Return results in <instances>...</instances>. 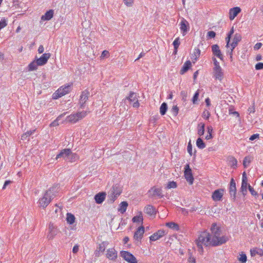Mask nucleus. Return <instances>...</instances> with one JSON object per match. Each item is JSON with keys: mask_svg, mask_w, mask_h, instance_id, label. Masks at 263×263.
I'll list each match as a JSON object with an SVG mask.
<instances>
[{"mask_svg": "<svg viewBox=\"0 0 263 263\" xmlns=\"http://www.w3.org/2000/svg\"><path fill=\"white\" fill-rule=\"evenodd\" d=\"M196 243L199 253L203 252V246L205 247H216L219 246L218 241H214L210 233L208 231L201 232L198 236V239L196 240Z\"/></svg>", "mask_w": 263, "mask_h": 263, "instance_id": "f257e3e1", "label": "nucleus"}, {"mask_svg": "<svg viewBox=\"0 0 263 263\" xmlns=\"http://www.w3.org/2000/svg\"><path fill=\"white\" fill-rule=\"evenodd\" d=\"M210 231L211 233L210 235L212 236L214 241H218L219 246H221L229 240V237L226 235L220 236L221 229L220 227L217 225L216 223H213L211 225Z\"/></svg>", "mask_w": 263, "mask_h": 263, "instance_id": "f03ea898", "label": "nucleus"}, {"mask_svg": "<svg viewBox=\"0 0 263 263\" xmlns=\"http://www.w3.org/2000/svg\"><path fill=\"white\" fill-rule=\"evenodd\" d=\"M54 190V188H50L45 193L43 197L39 199L38 203L40 207L45 209L48 205L55 196Z\"/></svg>", "mask_w": 263, "mask_h": 263, "instance_id": "7ed1b4c3", "label": "nucleus"}, {"mask_svg": "<svg viewBox=\"0 0 263 263\" xmlns=\"http://www.w3.org/2000/svg\"><path fill=\"white\" fill-rule=\"evenodd\" d=\"M72 85H64L60 87L53 94V99H57L67 93H68L70 90Z\"/></svg>", "mask_w": 263, "mask_h": 263, "instance_id": "20e7f679", "label": "nucleus"}, {"mask_svg": "<svg viewBox=\"0 0 263 263\" xmlns=\"http://www.w3.org/2000/svg\"><path fill=\"white\" fill-rule=\"evenodd\" d=\"M86 115V111L78 112L76 114H71L70 115L67 117V120L69 122L75 123L79 120L84 118Z\"/></svg>", "mask_w": 263, "mask_h": 263, "instance_id": "39448f33", "label": "nucleus"}, {"mask_svg": "<svg viewBox=\"0 0 263 263\" xmlns=\"http://www.w3.org/2000/svg\"><path fill=\"white\" fill-rule=\"evenodd\" d=\"M121 256L128 263H137L136 258L130 252L126 251L120 252Z\"/></svg>", "mask_w": 263, "mask_h": 263, "instance_id": "423d86ee", "label": "nucleus"}, {"mask_svg": "<svg viewBox=\"0 0 263 263\" xmlns=\"http://www.w3.org/2000/svg\"><path fill=\"white\" fill-rule=\"evenodd\" d=\"M184 175L186 180L189 182L190 184H192L194 181V177L189 164H186L185 165Z\"/></svg>", "mask_w": 263, "mask_h": 263, "instance_id": "0eeeda50", "label": "nucleus"}, {"mask_svg": "<svg viewBox=\"0 0 263 263\" xmlns=\"http://www.w3.org/2000/svg\"><path fill=\"white\" fill-rule=\"evenodd\" d=\"M89 95L90 93L87 90H85L82 92L79 100V105L81 108L83 109L85 108L86 102L88 100Z\"/></svg>", "mask_w": 263, "mask_h": 263, "instance_id": "6e6552de", "label": "nucleus"}, {"mask_svg": "<svg viewBox=\"0 0 263 263\" xmlns=\"http://www.w3.org/2000/svg\"><path fill=\"white\" fill-rule=\"evenodd\" d=\"M179 25L182 34L183 36L185 35L190 30V24L189 22L184 18H182Z\"/></svg>", "mask_w": 263, "mask_h": 263, "instance_id": "1a4fd4ad", "label": "nucleus"}, {"mask_svg": "<svg viewBox=\"0 0 263 263\" xmlns=\"http://www.w3.org/2000/svg\"><path fill=\"white\" fill-rule=\"evenodd\" d=\"M229 193L231 197H232L234 200H235L236 198V187L235 181L233 178H231L230 182Z\"/></svg>", "mask_w": 263, "mask_h": 263, "instance_id": "9d476101", "label": "nucleus"}, {"mask_svg": "<svg viewBox=\"0 0 263 263\" xmlns=\"http://www.w3.org/2000/svg\"><path fill=\"white\" fill-rule=\"evenodd\" d=\"M223 189H217L214 191L212 194V198L215 201H221L223 195Z\"/></svg>", "mask_w": 263, "mask_h": 263, "instance_id": "9b49d317", "label": "nucleus"}, {"mask_svg": "<svg viewBox=\"0 0 263 263\" xmlns=\"http://www.w3.org/2000/svg\"><path fill=\"white\" fill-rule=\"evenodd\" d=\"M49 233L47 235V238L49 239H52L55 235L59 233L58 229L55 228L53 223H49Z\"/></svg>", "mask_w": 263, "mask_h": 263, "instance_id": "f8f14e48", "label": "nucleus"}, {"mask_svg": "<svg viewBox=\"0 0 263 263\" xmlns=\"http://www.w3.org/2000/svg\"><path fill=\"white\" fill-rule=\"evenodd\" d=\"M151 194V197H157L159 198H161L163 197L162 194V190L160 188H157L155 186L152 187L148 191Z\"/></svg>", "mask_w": 263, "mask_h": 263, "instance_id": "ddd939ff", "label": "nucleus"}, {"mask_svg": "<svg viewBox=\"0 0 263 263\" xmlns=\"http://www.w3.org/2000/svg\"><path fill=\"white\" fill-rule=\"evenodd\" d=\"M50 54L49 53H44L38 59H36V61H37L38 65L39 66H43L46 64L50 58Z\"/></svg>", "mask_w": 263, "mask_h": 263, "instance_id": "4468645a", "label": "nucleus"}, {"mask_svg": "<svg viewBox=\"0 0 263 263\" xmlns=\"http://www.w3.org/2000/svg\"><path fill=\"white\" fill-rule=\"evenodd\" d=\"M165 234L166 233L164 230H159L156 233H154L152 235H151L149 237V239L151 241H156L164 236Z\"/></svg>", "mask_w": 263, "mask_h": 263, "instance_id": "2eb2a0df", "label": "nucleus"}, {"mask_svg": "<svg viewBox=\"0 0 263 263\" xmlns=\"http://www.w3.org/2000/svg\"><path fill=\"white\" fill-rule=\"evenodd\" d=\"M106 256L110 260H115L117 258V251L114 248L108 249Z\"/></svg>", "mask_w": 263, "mask_h": 263, "instance_id": "dca6fc26", "label": "nucleus"}, {"mask_svg": "<svg viewBox=\"0 0 263 263\" xmlns=\"http://www.w3.org/2000/svg\"><path fill=\"white\" fill-rule=\"evenodd\" d=\"M213 77L215 79L221 81L223 78V72L221 68H213Z\"/></svg>", "mask_w": 263, "mask_h": 263, "instance_id": "f3484780", "label": "nucleus"}, {"mask_svg": "<svg viewBox=\"0 0 263 263\" xmlns=\"http://www.w3.org/2000/svg\"><path fill=\"white\" fill-rule=\"evenodd\" d=\"M212 51L213 54L219 58L221 60H223V55L221 53V52L219 49V47L218 45L215 44L212 46L211 47Z\"/></svg>", "mask_w": 263, "mask_h": 263, "instance_id": "a211bd4d", "label": "nucleus"}, {"mask_svg": "<svg viewBox=\"0 0 263 263\" xmlns=\"http://www.w3.org/2000/svg\"><path fill=\"white\" fill-rule=\"evenodd\" d=\"M241 40V35L240 33H236L234 34L233 39V41L231 43L230 47L232 49L234 50L235 47L238 45L239 42Z\"/></svg>", "mask_w": 263, "mask_h": 263, "instance_id": "6ab92c4d", "label": "nucleus"}, {"mask_svg": "<svg viewBox=\"0 0 263 263\" xmlns=\"http://www.w3.org/2000/svg\"><path fill=\"white\" fill-rule=\"evenodd\" d=\"M144 233V228L143 226L139 227L135 232L134 238L135 240H140Z\"/></svg>", "mask_w": 263, "mask_h": 263, "instance_id": "aec40b11", "label": "nucleus"}, {"mask_svg": "<svg viewBox=\"0 0 263 263\" xmlns=\"http://www.w3.org/2000/svg\"><path fill=\"white\" fill-rule=\"evenodd\" d=\"M106 195V193L103 192L97 194L94 197L96 202L98 204H101L105 200Z\"/></svg>", "mask_w": 263, "mask_h": 263, "instance_id": "412c9836", "label": "nucleus"}, {"mask_svg": "<svg viewBox=\"0 0 263 263\" xmlns=\"http://www.w3.org/2000/svg\"><path fill=\"white\" fill-rule=\"evenodd\" d=\"M241 11V9L239 7H236L231 8L229 10V18L230 20H233Z\"/></svg>", "mask_w": 263, "mask_h": 263, "instance_id": "4be33fe9", "label": "nucleus"}, {"mask_svg": "<svg viewBox=\"0 0 263 263\" xmlns=\"http://www.w3.org/2000/svg\"><path fill=\"white\" fill-rule=\"evenodd\" d=\"M70 152V149L65 148L61 151V152L58 154L56 156L55 159L57 160L59 158H63L66 161L67 160L68 155Z\"/></svg>", "mask_w": 263, "mask_h": 263, "instance_id": "5701e85b", "label": "nucleus"}, {"mask_svg": "<svg viewBox=\"0 0 263 263\" xmlns=\"http://www.w3.org/2000/svg\"><path fill=\"white\" fill-rule=\"evenodd\" d=\"M144 212L147 214L152 216L156 214V209L152 205H147L144 209Z\"/></svg>", "mask_w": 263, "mask_h": 263, "instance_id": "b1692460", "label": "nucleus"}, {"mask_svg": "<svg viewBox=\"0 0 263 263\" xmlns=\"http://www.w3.org/2000/svg\"><path fill=\"white\" fill-rule=\"evenodd\" d=\"M110 191L111 192L115 193V195H116L118 197H119L122 191L121 187L118 184H116L112 185Z\"/></svg>", "mask_w": 263, "mask_h": 263, "instance_id": "393cba45", "label": "nucleus"}, {"mask_svg": "<svg viewBox=\"0 0 263 263\" xmlns=\"http://www.w3.org/2000/svg\"><path fill=\"white\" fill-rule=\"evenodd\" d=\"M192 63L190 61H186L183 64L181 69L180 71V73L181 74H183L186 72H187L191 67Z\"/></svg>", "mask_w": 263, "mask_h": 263, "instance_id": "a878e982", "label": "nucleus"}, {"mask_svg": "<svg viewBox=\"0 0 263 263\" xmlns=\"http://www.w3.org/2000/svg\"><path fill=\"white\" fill-rule=\"evenodd\" d=\"M54 11L50 9L47 11L44 15L41 17V20L43 21H49L51 19L53 16Z\"/></svg>", "mask_w": 263, "mask_h": 263, "instance_id": "bb28decb", "label": "nucleus"}, {"mask_svg": "<svg viewBox=\"0 0 263 263\" xmlns=\"http://www.w3.org/2000/svg\"><path fill=\"white\" fill-rule=\"evenodd\" d=\"M248 179L247 175L245 172L242 173V182L240 190H247V186H248Z\"/></svg>", "mask_w": 263, "mask_h": 263, "instance_id": "cd10ccee", "label": "nucleus"}, {"mask_svg": "<svg viewBox=\"0 0 263 263\" xmlns=\"http://www.w3.org/2000/svg\"><path fill=\"white\" fill-rule=\"evenodd\" d=\"M78 155L76 153H72L71 151L70 150V152L68 155V157L66 161L72 162L76 161L78 159Z\"/></svg>", "mask_w": 263, "mask_h": 263, "instance_id": "c85d7f7f", "label": "nucleus"}, {"mask_svg": "<svg viewBox=\"0 0 263 263\" xmlns=\"http://www.w3.org/2000/svg\"><path fill=\"white\" fill-rule=\"evenodd\" d=\"M250 253L251 256H254L256 254L259 255L260 256H263V250L262 249L259 248H255L253 250H251Z\"/></svg>", "mask_w": 263, "mask_h": 263, "instance_id": "c756f323", "label": "nucleus"}, {"mask_svg": "<svg viewBox=\"0 0 263 263\" xmlns=\"http://www.w3.org/2000/svg\"><path fill=\"white\" fill-rule=\"evenodd\" d=\"M205 124L203 123H200L198 125L197 127V134L199 136L203 135L204 133Z\"/></svg>", "mask_w": 263, "mask_h": 263, "instance_id": "7c9ffc66", "label": "nucleus"}, {"mask_svg": "<svg viewBox=\"0 0 263 263\" xmlns=\"http://www.w3.org/2000/svg\"><path fill=\"white\" fill-rule=\"evenodd\" d=\"M128 206V203L126 201H122L119 205L118 211L121 213L123 214L125 212Z\"/></svg>", "mask_w": 263, "mask_h": 263, "instance_id": "2f4dec72", "label": "nucleus"}, {"mask_svg": "<svg viewBox=\"0 0 263 263\" xmlns=\"http://www.w3.org/2000/svg\"><path fill=\"white\" fill-rule=\"evenodd\" d=\"M118 197L117 196L115 195V193L109 191L108 195V202L109 203H113Z\"/></svg>", "mask_w": 263, "mask_h": 263, "instance_id": "473e14b6", "label": "nucleus"}, {"mask_svg": "<svg viewBox=\"0 0 263 263\" xmlns=\"http://www.w3.org/2000/svg\"><path fill=\"white\" fill-rule=\"evenodd\" d=\"M39 66L37 61L35 60L31 62L28 66L29 71H33L37 69V66Z\"/></svg>", "mask_w": 263, "mask_h": 263, "instance_id": "72a5a7b5", "label": "nucleus"}, {"mask_svg": "<svg viewBox=\"0 0 263 263\" xmlns=\"http://www.w3.org/2000/svg\"><path fill=\"white\" fill-rule=\"evenodd\" d=\"M143 216L142 212H140L139 213V214L138 215H137L136 216H134L133 219L132 221L133 222H137V223H143Z\"/></svg>", "mask_w": 263, "mask_h": 263, "instance_id": "f704fd0d", "label": "nucleus"}, {"mask_svg": "<svg viewBox=\"0 0 263 263\" xmlns=\"http://www.w3.org/2000/svg\"><path fill=\"white\" fill-rule=\"evenodd\" d=\"M75 219V217L73 214L69 213L67 214L66 220L69 224H73L74 222Z\"/></svg>", "mask_w": 263, "mask_h": 263, "instance_id": "c9c22d12", "label": "nucleus"}, {"mask_svg": "<svg viewBox=\"0 0 263 263\" xmlns=\"http://www.w3.org/2000/svg\"><path fill=\"white\" fill-rule=\"evenodd\" d=\"M253 160L251 156H248L245 157L243 160V165L245 167H247Z\"/></svg>", "mask_w": 263, "mask_h": 263, "instance_id": "e433bc0d", "label": "nucleus"}, {"mask_svg": "<svg viewBox=\"0 0 263 263\" xmlns=\"http://www.w3.org/2000/svg\"><path fill=\"white\" fill-rule=\"evenodd\" d=\"M167 110V104L165 102H163L160 107V113L162 116L164 115Z\"/></svg>", "mask_w": 263, "mask_h": 263, "instance_id": "4c0bfd02", "label": "nucleus"}, {"mask_svg": "<svg viewBox=\"0 0 263 263\" xmlns=\"http://www.w3.org/2000/svg\"><path fill=\"white\" fill-rule=\"evenodd\" d=\"M166 226L174 230H176V231H177L179 230V227L178 226V224L176 223H175L174 222H167L166 223Z\"/></svg>", "mask_w": 263, "mask_h": 263, "instance_id": "58836bf2", "label": "nucleus"}, {"mask_svg": "<svg viewBox=\"0 0 263 263\" xmlns=\"http://www.w3.org/2000/svg\"><path fill=\"white\" fill-rule=\"evenodd\" d=\"M196 145L200 149L205 147V144L201 138H198L196 140Z\"/></svg>", "mask_w": 263, "mask_h": 263, "instance_id": "ea45409f", "label": "nucleus"}, {"mask_svg": "<svg viewBox=\"0 0 263 263\" xmlns=\"http://www.w3.org/2000/svg\"><path fill=\"white\" fill-rule=\"evenodd\" d=\"M108 245V242L107 241H103L99 245L97 249L100 251L101 252H103L106 248V247Z\"/></svg>", "mask_w": 263, "mask_h": 263, "instance_id": "a19ab883", "label": "nucleus"}, {"mask_svg": "<svg viewBox=\"0 0 263 263\" xmlns=\"http://www.w3.org/2000/svg\"><path fill=\"white\" fill-rule=\"evenodd\" d=\"M213 128L211 126H209L207 127V130L208 133V135L205 137V139L206 140H210L213 138L212 132H213Z\"/></svg>", "mask_w": 263, "mask_h": 263, "instance_id": "79ce46f5", "label": "nucleus"}, {"mask_svg": "<svg viewBox=\"0 0 263 263\" xmlns=\"http://www.w3.org/2000/svg\"><path fill=\"white\" fill-rule=\"evenodd\" d=\"M126 99L130 102H134L136 99V96L134 92H130L129 95L126 97Z\"/></svg>", "mask_w": 263, "mask_h": 263, "instance_id": "37998d69", "label": "nucleus"}, {"mask_svg": "<svg viewBox=\"0 0 263 263\" xmlns=\"http://www.w3.org/2000/svg\"><path fill=\"white\" fill-rule=\"evenodd\" d=\"M238 260L242 263H246L247 260V257L246 254L242 253L240 255V257L238 258Z\"/></svg>", "mask_w": 263, "mask_h": 263, "instance_id": "c03bdc74", "label": "nucleus"}, {"mask_svg": "<svg viewBox=\"0 0 263 263\" xmlns=\"http://www.w3.org/2000/svg\"><path fill=\"white\" fill-rule=\"evenodd\" d=\"M180 44V38L179 37H177L173 42V45L174 46V48L175 49H178Z\"/></svg>", "mask_w": 263, "mask_h": 263, "instance_id": "a18cd8bd", "label": "nucleus"}, {"mask_svg": "<svg viewBox=\"0 0 263 263\" xmlns=\"http://www.w3.org/2000/svg\"><path fill=\"white\" fill-rule=\"evenodd\" d=\"M199 92L198 90H197L194 93L193 97L192 98V102H193V104H197V101L198 99V97H199Z\"/></svg>", "mask_w": 263, "mask_h": 263, "instance_id": "49530a36", "label": "nucleus"}, {"mask_svg": "<svg viewBox=\"0 0 263 263\" xmlns=\"http://www.w3.org/2000/svg\"><path fill=\"white\" fill-rule=\"evenodd\" d=\"M177 183L174 181H170L166 186L167 189L176 188L177 187Z\"/></svg>", "mask_w": 263, "mask_h": 263, "instance_id": "de8ad7c7", "label": "nucleus"}, {"mask_svg": "<svg viewBox=\"0 0 263 263\" xmlns=\"http://www.w3.org/2000/svg\"><path fill=\"white\" fill-rule=\"evenodd\" d=\"M248 189L252 196H256L258 195L257 192L250 184L248 185Z\"/></svg>", "mask_w": 263, "mask_h": 263, "instance_id": "09e8293b", "label": "nucleus"}, {"mask_svg": "<svg viewBox=\"0 0 263 263\" xmlns=\"http://www.w3.org/2000/svg\"><path fill=\"white\" fill-rule=\"evenodd\" d=\"M7 25V23L5 18H3L0 21V30Z\"/></svg>", "mask_w": 263, "mask_h": 263, "instance_id": "8fccbe9b", "label": "nucleus"}, {"mask_svg": "<svg viewBox=\"0 0 263 263\" xmlns=\"http://www.w3.org/2000/svg\"><path fill=\"white\" fill-rule=\"evenodd\" d=\"M171 111L173 112V115L175 116H176L178 115V114L179 108L176 105V106H174L172 107Z\"/></svg>", "mask_w": 263, "mask_h": 263, "instance_id": "3c124183", "label": "nucleus"}, {"mask_svg": "<svg viewBox=\"0 0 263 263\" xmlns=\"http://www.w3.org/2000/svg\"><path fill=\"white\" fill-rule=\"evenodd\" d=\"M216 36V33L213 31H210L207 33V37L210 39L214 38Z\"/></svg>", "mask_w": 263, "mask_h": 263, "instance_id": "603ef678", "label": "nucleus"}, {"mask_svg": "<svg viewBox=\"0 0 263 263\" xmlns=\"http://www.w3.org/2000/svg\"><path fill=\"white\" fill-rule=\"evenodd\" d=\"M194 55L195 56V60H197V59L199 57L200 54V50L199 48H195L194 49Z\"/></svg>", "mask_w": 263, "mask_h": 263, "instance_id": "864d4df0", "label": "nucleus"}, {"mask_svg": "<svg viewBox=\"0 0 263 263\" xmlns=\"http://www.w3.org/2000/svg\"><path fill=\"white\" fill-rule=\"evenodd\" d=\"M213 61L214 62V68H221L219 63L217 61L215 58H213Z\"/></svg>", "mask_w": 263, "mask_h": 263, "instance_id": "5fc2aeb1", "label": "nucleus"}, {"mask_svg": "<svg viewBox=\"0 0 263 263\" xmlns=\"http://www.w3.org/2000/svg\"><path fill=\"white\" fill-rule=\"evenodd\" d=\"M231 37L232 36H229V35L227 34V36L226 37V43H227V45H226V47H230V45H231L230 40H231Z\"/></svg>", "mask_w": 263, "mask_h": 263, "instance_id": "6e6d98bb", "label": "nucleus"}, {"mask_svg": "<svg viewBox=\"0 0 263 263\" xmlns=\"http://www.w3.org/2000/svg\"><path fill=\"white\" fill-rule=\"evenodd\" d=\"M187 150L190 156L192 155V145L191 143V142H190L188 144L187 147Z\"/></svg>", "mask_w": 263, "mask_h": 263, "instance_id": "4d7b16f0", "label": "nucleus"}, {"mask_svg": "<svg viewBox=\"0 0 263 263\" xmlns=\"http://www.w3.org/2000/svg\"><path fill=\"white\" fill-rule=\"evenodd\" d=\"M256 70H261L263 69V63H258L255 65Z\"/></svg>", "mask_w": 263, "mask_h": 263, "instance_id": "13d9d810", "label": "nucleus"}, {"mask_svg": "<svg viewBox=\"0 0 263 263\" xmlns=\"http://www.w3.org/2000/svg\"><path fill=\"white\" fill-rule=\"evenodd\" d=\"M109 53L107 50H104L101 55V58H104L109 56Z\"/></svg>", "mask_w": 263, "mask_h": 263, "instance_id": "bf43d9fd", "label": "nucleus"}, {"mask_svg": "<svg viewBox=\"0 0 263 263\" xmlns=\"http://www.w3.org/2000/svg\"><path fill=\"white\" fill-rule=\"evenodd\" d=\"M125 4L128 6L130 7L132 6V4L133 3V0H123Z\"/></svg>", "mask_w": 263, "mask_h": 263, "instance_id": "052dcab7", "label": "nucleus"}, {"mask_svg": "<svg viewBox=\"0 0 263 263\" xmlns=\"http://www.w3.org/2000/svg\"><path fill=\"white\" fill-rule=\"evenodd\" d=\"M259 136V135L258 134H253L252 136H251V137L249 138V140L251 141H253V140L258 138Z\"/></svg>", "mask_w": 263, "mask_h": 263, "instance_id": "680f3d73", "label": "nucleus"}, {"mask_svg": "<svg viewBox=\"0 0 263 263\" xmlns=\"http://www.w3.org/2000/svg\"><path fill=\"white\" fill-rule=\"evenodd\" d=\"M230 162L231 163V165L232 166H237V161L235 158H232L231 160H230Z\"/></svg>", "mask_w": 263, "mask_h": 263, "instance_id": "e2e57ef3", "label": "nucleus"}, {"mask_svg": "<svg viewBox=\"0 0 263 263\" xmlns=\"http://www.w3.org/2000/svg\"><path fill=\"white\" fill-rule=\"evenodd\" d=\"M11 183H12V181H10V180H6V181H5V182H4V185L3 186L2 189L3 190H5L7 186L9 184H10Z\"/></svg>", "mask_w": 263, "mask_h": 263, "instance_id": "0e129e2a", "label": "nucleus"}, {"mask_svg": "<svg viewBox=\"0 0 263 263\" xmlns=\"http://www.w3.org/2000/svg\"><path fill=\"white\" fill-rule=\"evenodd\" d=\"M35 129L30 130L26 132V135H27V136L29 137L31 135H33L35 133Z\"/></svg>", "mask_w": 263, "mask_h": 263, "instance_id": "69168bd1", "label": "nucleus"}, {"mask_svg": "<svg viewBox=\"0 0 263 263\" xmlns=\"http://www.w3.org/2000/svg\"><path fill=\"white\" fill-rule=\"evenodd\" d=\"M262 45V43H257L255 45L254 48L255 50H258L259 49H260L261 48Z\"/></svg>", "mask_w": 263, "mask_h": 263, "instance_id": "338daca9", "label": "nucleus"}, {"mask_svg": "<svg viewBox=\"0 0 263 263\" xmlns=\"http://www.w3.org/2000/svg\"><path fill=\"white\" fill-rule=\"evenodd\" d=\"M79 251V246L75 245L72 248V252L73 253H77Z\"/></svg>", "mask_w": 263, "mask_h": 263, "instance_id": "774afa93", "label": "nucleus"}]
</instances>
